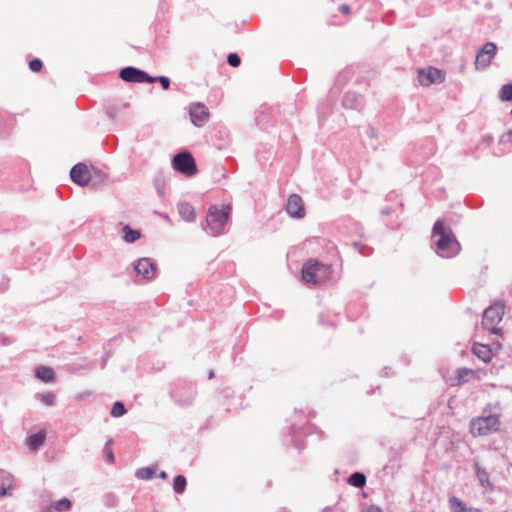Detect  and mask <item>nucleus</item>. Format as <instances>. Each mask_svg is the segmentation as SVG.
Masks as SVG:
<instances>
[{"label": "nucleus", "instance_id": "obj_18", "mask_svg": "<svg viewBox=\"0 0 512 512\" xmlns=\"http://www.w3.org/2000/svg\"><path fill=\"white\" fill-rule=\"evenodd\" d=\"M45 439L46 433L44 430H41L38 433L29 436L26 440V444L31 450H37L40 446L43 445Z\"/></svg>", "mask_w": 512, "mask_h": 512}, {"label": "nucleus", "instance_id": "obj_5", "mask_svg": "<svg viewBox=\"0 0 512 512\" xmlns=\"http://www.w3.org/2000/svg\"><path fill=\"white\" fill-rule=\"evenodd\" d=\"M173 168L185 176H193L197 173L195 159L189 152H182L174 156Z\"/></svg>", "mask_w": 512, "mask_h": 512}, {"label": "nucleus", "instance_id": "obj_7", "mask_svg": "<svg viewBox=\"0 0 512 512\" xmlns=\"http://www.w3.org/2000/svg\"><path fill=\"white\" fill-rule=\"evenodd\" d=\"M120 77L123 81L130 83H154L157 81V78L149 76L145 71L131 66L123 68L120 71Z\"/></svg>", "mask_w": 512, "mask_h": 512}, {"label": "nucleus", "instance_id": "obj_31", "mask_svg": "<svg viewBox=\"0 0 512 512\" xmlns=\"http://www.w3.org/2000/svg\"><path fill=\"white\" fill-rule=\"evenodd\" d=\"M104 454L108 462L114 463V455L111 447L109 446V442L106 444L104 448Z\"/></svg>", "mask_w": 512, "mask_h": 512}, {"label": "nucleus", "instance_id": "obj_37", "mask_svg": "<svg viewBox=\"0 0 512 512\" xmlns=\"http://www.w3.org/2000/svg\"><path fill=\"white\" fill-rule=\"evenodd\" d=\"M511 114H512V109H511Z\"/></svg>", "mask_w": 512, "mask_h": 512}, {"label": "nucleus", "instance_id": "obj_33", "mask_svg": "<svg viewBox=\"0 0 512 512\" xmlns=\"http://www.w3.org/2000/svg\"><path fill=\"white\" fill-rule=\"evenodd\" d=\"M340 11L346 16L350 15V7L347 4L341 5Z\"/></svg>", "mask_w": 512, "mask_h": 512}, {"label": "nucleus", "instance_id": "obj_4", "mask_svg": "<svg viewBox=\"0 0 512 512\" xmlns=\"http://www.w3.org/2000/svg\"><path fill=\"white\" fill-rule=\"evenodd\" d=\"M505 313V306L502 302H496L485 309L482 318V325L490 332L498 333L499 324Z\"/></svg>", "mask_w": 512, "mask_h": 512}, {"label": "nucleus", "instance_id": "obj_23", "mask_svg": "<svg viewBox=\"0 0 512 512\" xmlns=\"http://www.w3.org/2000/svg\"><path fill=\"white\" fill-rule=\"evenodd\" d=\"M349 483L357 488H361L366 483V477L364 474L356 472L350 476Z\"/></svg>", "mask_w": 512, "mask_h": 512}, {"label": "nucleus", "instance_id": "obj_19", "mask_svg": "<svg viewBox=\"0 0 512 512\" xmlns=\"http://www.w3.org/2000/svg\"><path fill=\"white\" fill-rule=\"evenodd\" d=\"M178 212L185 221H193L195 219V210L194 207L186 202L180 203L178 205Z\"/></svg>", "mask_w": 512, "mask_h": 512}, {"label": "nucleus", "instance_id": "obj_1", "mask_svg": "<svg viewBox=\"0 0 512 512\" xmlns=\"http://www.w3.org/2000/svg\"><path fill=\"white\" fill-rule=\"evenodd\" d=\"M332 273L330 265L316 259H309L302 267L301 280L308 285H320L329 281Z\"/></svg>", "mask_w": 512, "mask_h": 512}, {"label": "nucleus", "instance_id": "obj_12", "mask_svg": "<svg viewBox=\"0 0 512 512\" xmlns=\"http://www.w3.org/2000/svg\"><path fill=\"white\" fill-rule=\"evenodd\" d=\"M190 117L194 125L201 127L209 118L208 108L201 103H195L190 107Z\"/></svg>", "mask_w": 512, "mask_h": 512}, {"label": "nucleus", "instance_id": "obj_35", "mask_svg": "<svg viewBox=\"0 0 512 512\" xmlns=\"http://www.w3.org/2000/svg\"><path fill=\"white\" fill-rule=\"evenodd\" d=\"M7 494V488L2 487L0 488V498L6 496Z\"/></svg>", "mask_w": 512, "mask_h": 512}, {"label": "nucleus", "instance_id": "obj_20", "mask_svg": "<svg viewBox=\"0 0 512 512\" xmlns=\"http://www.w3.org/2000/svg\"><path fill=\"white\" fill-rule=\"evenodd\" d=\"M475 470L477 478L481 485L485 488L492 489L493 484L490 481L489 473L485 469H483L479 464H475Z\"/></svg>", "mask_w": 512, "mask_h": 512}, {"label": "nucleus", "instance_id": "obj_2", "mask_svg": "<svg viewBox=\"0 0 512 512\" xmlns=\"http://www.w3.org/2000/svg\"><path fill=\"white\" fill-rule=\"evenodd\" d=\"M500 420L497 415L475 417L470 421V432L474 437L486 436L499 430Z\"/></svg>", "mask_w": 512, "mask_h": 512}, {"label": "nucleus", "instance_id": "obj_15", "mask_svg": "<svg viewBox=\"0 0 512 512\" xmlns=\"http://www.w3.org/2000/svg\"><path fill=\"white\" fill-rule=\"evenodd\" d=\"M449 507L451 512H482L479 508L467 506L463 500L456 496L449 498Z\"/></svg>", "mask_w": 512, "mask_h": 512}, {"label": "nucleus", "instance_id": "obj_26", "mask_svg": "<svg viewBox=\"0 0 512 512\" xmlns=\"http://www.w3.org/2000/svg\"><path fill=\"white\" fill-rule=\"evenodd\" d=\"M53 507L58 512L68 511L71 509V501L68 498H62L56 501Z\"/></svg>", "mask_w": 512, "mask_h": 512}, {"label": "nucleus", "instance_id": "obj_11", "mask_svg": "<svg viewBox=\"0 0 512 512\" xmlns=\"http://www.w3.org/2000/svg\"><path fill=\"white\" fill-rule=\"evenodd\" d=\"M286 211L292 217L302 218L305 215V207L302 198L298 194H291L286 203Z\"/></svg>", "mask_w": 512, "mask_h": 512}, {"label": "nucleus", "instance_id": "obj_24", "mask_svg": "<svg viewBox=\"0 0 512 512\" xmlns=\"http://www.w3.org/2000/svg\"><path fill=\"white\" fill-rule=\"evenodd\" d=\"M186 478L183 475H178L175 477L173 482V489L177 493H182L186 489Z\"/></svg>", "mask_w": 512, "mask_h": 512}, {"label": "nucleus", "instance_id": "obj_36", "mask_svg": "<svg viewBox=\"0 0 512 512\" xmlns=\"http://www.w3.org/2000/svg\"><path fill=\"white\" fill-rule=\"evenodd\" d=\"M159 477H160V478H162V479H166V478H167V474H166V472H161V473L159 474Z\"/></svg>", "mask_w": 512, "mask_h": 512}, {"label": "nucleus", "instance_id": "obj_16", "mask_svg": "<svg viewBox=\"0 0 512 512\" xmlns=\"http://www.w3.org/2000/svg\"><path fill=\"white\" fill-rule=\"evenodd\" d=\"M473 353L485 363H489L492 360V350L489 346L475 343L472 347Z\"/></svg>", "mask_w": 512, "mask_h": 512}, {"label": "nucleus", "instance_id": "obj_21", "mask_svg": "<svg viewBox=\"0 0 512 512\" xmlns=\"http://www.w3.org/2000/svg\"><path fill=\"white\" fill-rule=\"evenodd\" d=\"M122 231H123V238L128 243H133V242L137 241L141 236V234L138 230H133L128 225H125L122 228Z\"/></svg>", "mask_w": 512, "mask_h": 512}, {"label": "nucleus", "instance_id": "obj_9", "mask_svg": "<svg viewBox=\"0 0 512 512\" xmlns=\"http://www.w3.org/2000/svg\"><path fill=\"white\" fill-rule=\"evenodd\" d=\"M418 79L422 86H430L444 82L445 73L438 68L428 67L419 71Z\"/></svg>", "mask_w": 512, "mask_h": 512}, {"label": "nucleus", "instance_id": "obj_34", "mask_svg": "<svg viewBox=\"0 0 512 512\" xmlns=\"http://www.w3.org/2000/svg\"><path fill=\"white\" fill-rule=\"evenodd\" d=\"M365 512H383L379 507L371 505L369 506Z\"/></svg>", "mask_w": 512, "mask_h": 512}, {"label": "nucleus", "instance_id": "obj_3", "mask_svg": "<svg viewBox=\"0 0 512 512\" xmlns=\"http://www.w3.org/2000/svg\"><path fill=\"white\" fill-rule=\"evenodd\" d=\"M230 211L231 207L229 205L211 206L209 208L206 222L215 234L221 233L229 219Z\"/></svg>", "mask_w": 512, "mask_h": 512}, {"label": "nucleus", "instance_id": "obj_6", "mask_svg": "<svg viewBox=\"0 0 512 512\" xmlns=\"http://www.w3.org/2000/svg\"><path fill=\"white\" fill-rule=\"evenodd\" d=\"M433 237H438L436 241V247L438 251H447L455 242L453 235L447 232L445 229V223L443 220H437L433 226Z\"/></svg>", "mask_w": 512, "mask_h": 512}, {"label": "nucleus", "instance_id": "obj_25", "mask_svg": "<svg viewBox=\"0 0 512 512\" xmlns=\"http://www.w3.org/2000/svg\"><path fill=\"white\" fill-rule=\"evenodd\" d=\"M499 97L502 101H512V84H505L501 87Z\"/></svg>", "mask_w": 512, "mask_h": 512}, {"label": "nucleus", "instance_id": "obj_13", "mask_svg": "<svg viewBox=\"0 0 512 512\" xmlns=\"http://www.w3.org/2000/svg\"><path fill=\"white\" fill-rule=\"evenodd\" d=\"M486 375V371L483 369H469L462 368L457 371L456 381L454 384L461 385L467 383L473 379H481Z\"/></svg>", "mask_w": 512, "mask_h": 512}, {"label": "nucleus", "instance_id": "obj_17", "mask_svg": "<svg viewBox=\"0 0 512 512\" xmlns=\"http://www.w3.org/2000/svg\"><path fill=\"white\" fill-rule=\"evenodd\" d=\"M35 376L39 380L49 383L55 380V373L52 368L48 366H39L35 370Z\"/></svg>", "mask_w": 512, "mask_h": 512}, {"label": "nucleus", "instance_id": "obj_22", "mask_svg": "<svg viewBox=\"0 0 512 512\" xmlns=\"http://www.w3.org/2000/svg\"><path fill=\"white\" fill-rule=\"evenodd\" d=\"M156 473V469L153 467H144L136 471V476L142 480L151 479Z\"/></svg>", "mask_w": 512, "mask_h": 512}, {"label": "nucleus", "instance_id": "obj_29", "mask_svg": "<svg viewBox=\"0 0 512 512\" xmlns=\"http://www.w3.org/2000/svg\"><path fill=\"white\" fill-rule=\"evenodd\" d=\"M227 61L232 67H238L241 63V59L236 53H230Z\"/></svg>", "mask_w": 512, "mask_h": 512}, {"label": "nucleus", "instance_id": "obj_30", "mask_svg": "<svg viewBox=\"0 0 512 512\" xmlns=\"http://www.w3.org/2000/svg\"><path fill=\"white\" fill-rule=\"evenodd\" d=\"M42 61L40 59H33L30 61L29 63V68L31 69V71L33 72H40L41 69H42Z\"/></svg>", "mask_w": 512, "mask_h": 512}, {"label": "nucleus", "instance_id": "obj_27", "mask_svg": "<svg viewBox=\"0 0 512 512\" xmlns=\"http://www.w3.org/2000/svg\"><path fill=\"white\" fill-rule=\"evenodd\" d=\"M110 413H111L112 417H115V418L121 417L126 413V408L122 402L117 401L113 404Z\"/></svg>", "mask_w": 512, "mask_h": 512}, {"label": "nucleus", "instance_id": "obj_10", "mask_svg": "<svg viewBox=\"0 0 512 512\" xmlns=\"http://www.w3.org/2000/svg\"><path fill=\"white\" fill-rule=\"evenodd\" d=\"M70 177L79 186H86L91 179V174L86 164L78 163L71 169Z\"/></svg>", "mask_w": 512, "mask_h": 512}, {"label": "nucleus", "instance_id": "obj_28", "mask_svg": "<svg viewBox=\"0 0 512 512\" xmlns=\"http://www.w3.org/2000/svg\"><path fill=\"white\" fill-rule=\"evenodd\" d=\"M41 400L45 405L51 406L55 403V395L53 393L46 392L41 395Z\"/></svg>", "mask_w": 512, "mask_h": 512}, {"label": "nucleus", "instance_id": "obj_32", "mask_svg": "<svg viewBox=\"0 0 512 512\" xmlns=\"http://www.w3.org/2000/svg\"><path fill=\"white\" fill-rule=\"evenodd\" d=\"M156 78H157V81L160 82L163 89L167 90L169 88V86H170L169 78H167L165 76H160V77H156Z\"/></svg>", "mask_w": 512, "mask_h": 512}, {"label": "nucleus", "instance_id": "obj_8", "mask_svg": "<svg viewBox=\"0 0 512 512\" xmlns=\"http://www.w3.org/2000/svg\"><path fill=\"white\" fill-rule=\"evenodd\" d=\"M497 51V46L493 42H487L483 45V47L480 49V51L476 55L475 59V67L476 69H485L487 68Z\"/></svg>", "mask_w": 512, "mask_h": 512}, {"label": "nucleus", "instance_id": "obj_14", "mask_svg": "<svg viewBox=\"0 0 512 512\" xmlns=\"http://www.w3.org/2000/svg\"><path fill=\"white\" fill-rule=\"evenodd\" d=\"M134 268L137 274L142 275L146 279H152L156 273V265L149 258H141L136 261Z\"/></svg>", "mask_w": 512, "mask_h": 512}]
</instances>
